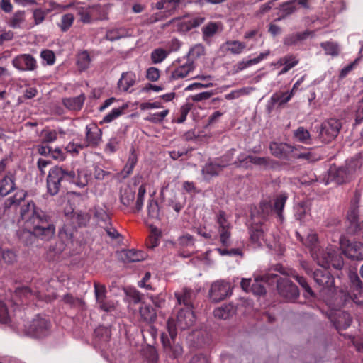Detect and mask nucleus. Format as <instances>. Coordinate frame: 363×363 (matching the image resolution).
Segmentation results:
<instances>
[{
  "label": "nucleus",
  "mask_w": 363,
  "mask_h": 363,
  "mask_svg": "<svg viewBox=\"0 0 363 363\" xmlns=\"http://www.w3.org/2000/svg\"><path fill=\"white\" fill-rule=\"evenodd\" d=\"M172 321L169 320L167 322V328L171 340H169L167 335L162 334L161 337V340L164 350L166 352V354L169 355L170 357L176 359L182 354L183 349L179 344L174 343L176 332L174 328H172Z\"/></svg>",
  "instance_id": "nucleus-6"
},
{
  "label": "nucleus",
  "mask_w": 363,
  "mask_h": 363,
  "mask_svg": "<svg viewBox=\"0 0 363 363\" xmlns=\"http://www.w3.org/2000/svg\"><path fill=\"white\" fill-rule=\"evenodd\" d=\"M294 138L302 143L308 144L311 140L310 133L303 127H298L294 132Z\"/></svg>",
  "instance_id": "nucleus-51"
},
{
  "label": "nucleus",
  "mask_w": 363,
  "mask_h": 363,
  "mask_svg": "<svg viewBox=\"0 0 363 363\" xmlns=\"http://www.w3.org/2000/svg\"><path fill=\"white\" fill-rule=\"evenodd\" d=\"M342 253L352 259H363V244L358 241H350L344 237L340 239Z\"/></svg>",
  "instance_id": "nucleus-8"
},
{
  "label": "nucleus",
  "mask_w": 363,
  "mask_h": 363,
  "mask_svg": "<svg viewBox=\"0 0 363 363\" xmlns=\"http://www.w3.org/2000/svg\"><path fill=\"white\" fill-rule=\"evenodd\" d=\"M299 62V60L294 55H286L281 57L278 62L277 65L282 66V69L278 73L279 75H282L289 72L291 69L296 66Z\"/></svg>",
  "instance_id": "nucleus-29"
},
{
  "label": "nucleus",
  "mask_w": 363,
  "mask_h": 363,
  "mask_svg": "<svg viewBox=\"0 0 363 363\" xmlns=\"http://www.w3.org/2000/svg\"><path fill=\"white\" fill-rule=\"evenodd\" d=\"M74 17L72 13H66L62 16L58 26L62 32L67 31L74 23Z\"/></svg>",
  "instance_id": "nucleus-54"
},
{
  "label": "nucleus",
  "mask_w": 363,
  "mask_h": 363,
  "mask_svg": "<svg viewBox=\"0 0 363 363\" xmlns=\"http://www.w3.org/2000/svg\"><path fill=\"white\" fill-rule=\"evenodd\" d=\"M94 216L98 225L101 227L108 225L111 222V218L104 208L99 206L95 207Z\"/></svg>",
  "instance_id": "nucleus-38"
},
{
  "label": "nucleus",
  "mask_w": 363,
  "mask_h": 363,
  "mask_svg": "<svg viewBox=\"0 0 363 363\" xmlns=\"http://www.w3.org/2000/svg\"><path fill=\"white\" fill-rule=\"evenodd\" d=\"M11 320V313L8 306L4 301H0V322L8 323Z\"/></svg>",
  "instance_id": "nucleus-59"
},
{
  "label": "nucleus",
  "mask_w": 363,
  "mask_h": 363,
  "mask_svg": "<svg viewBox=\"0 0 363 363\" xmlns=\"http://www.w3.org/2000/svg\"><path fill=\"white\" fill-rule=\"evenodd\" d=\"M350 285L347 296L354 303L361 304L363 303V284L356 272L349 274Z\"/></svg>",
  "instance_id": "nucleus-11"
},
{
  "label": "nucleus",
  "mask_w": 363,
  "mask_h": 363,
  "mask_svg": "<svg viewBox=\"0 0 363 363\" xmlns=\"http://www.w3.org/2000/svg\"><path fill=\"white\" fill-rule=\"evenodd\" d=\"M69 216V220L73 224L77 223L78 226L86 225L89 221V216L86 213L78 212Z\"/></svg>",
  "instance_id": "nucleus-50"
},
{
  "label": "nucleus",
  "mask_w": 363,
  "mask_h": 363,
  "mask_svg": "<svg viewBox=\"0 0 363 363\" xmlns=\"http://www.w3.org/2000/svg\"><path fill=\"white\" fill-rule=\"evenodd\" d=\"M359 167V164L357 160L347 162L344 167L331 166L328 171V179L326 184L330 182H335L338 184H343L350 180L352 175Z\"/></svg>",
  "instance_id": "nucleus-4"
},
{
  "label": "nucleus",
  "mask_w": 363,
  "mask_h": 363,
  "mask_svg": "<svg viewBox=\"0 0 363 363\" xmlns=\"http://www.w3.org/2000/svg\"><path fill=\"white\" fill-rule=\"evenodd\" d=\"M282 273L286 274L288 276L292 277L297 281L300 286L304 289V296L306 298L314 296V293L313 290L311 289V288L310 287L304 277L299 276L295 271L292 269H289L287 272H282Z\"/></svg>",
  "instance_id": "nucleus-32"
},
{
  "label": "nucleus",
  "mask_w": 363,
  "mask_h": 363,
  "mask_svg": "<svg viewBox=\"0 0 363 363\" xmlns=\"http://www.w3.org/2000/svg\"><path fill=\"white\" fill-rule=\"evenodd\" d=\"M320 46L324 50L326 55L333 57L337 56L340 51L339 45L336 42H323L320 43Z\"/></svg>",
  "instance_id": "nucleus-45"
},
{
  "label": "nucleus",
  "mask_w": 363,
  "mask_h": 363,
  "mask_svg": "<svg viewBox=\"0 0 363 363\" xmlns=\"http://www.w3.org/2000/svg\"><path fill=\"white\" fill-rule=\"evenodd\" d=\"M205 21V18L202 16H196L189 19L182 23V28L186 30H190L191 29L198 27L202 24Z\"/></svg>",
  "instance_id": "nucleus-56"
},
{
  "label": "nucleus",
  "mask_w": 363,
  "mask_h": 363,
  "mask_svg": "<svg viewBox=\"0 0 363 363\" xmlns=\"http://www.w3.org/2000/svg\"><path fill=\"white\" fill-rule=\"evenodd\" d=\"M234 164L239 167L248 169L252 164L259 167L260 168L267 169L272 168L274 162L272 160L267 157H256L252 155H245L240 154L234 162Z\"/></svg>",
  "instance_id": "nucleus-5"
},
{
  "label": "nucleus",
  "mask_w": 363,
  "mask_h": 363,
  "mask_svg": "<svg viewBox=\"0 0 363 363\" xmlns=\"http://www.w3.org/2000/svg\"><path fill=\"white\" fill-rule=\"evenodd\" d=\"M332 264L327 267H322L323 269H317L313 272V278L318 285L321 287L323 292L332 291L334 286V278L327 269Z\"/></svg>",
  "instance_id": "nucleus-13"
},
{
  "label": "nucleus",
  "mask_w": 363,
  "mask_h": 363,
  "mask_svg": "<svg viewBox=\"0 0 363 363\" xmlns=\"http://www.w3.org/2000/svg\"><path fill=\"white\" fill-rule=\"evenodd\" d=\"M250 240L255 247H260L263 245H269L264 238V229L262 225L255 224L250 229Z\"/></svg>",
  "instance_id": "nucleus-26"
},
{
  "label": "nucleus",
  "mask_w": 363,
  "mask_h": 363,
  "mask_svg": "<svg viewBox=\"0 0 363 363\" xmlns=\"http://www.w3.org/2000/svg\"><path fill=\"white\" fill-rule=\"evenodd\" d=\"M64 222L63 226L60 228L59 236L65 244H68L72 242L76 225L70 222L68 213H66Z\"/></svg>",
  "instance_id": "nucleus-24"
},
{
  "label": "nucleus",
  "mask_w": 363,
  "mask_h": 363,
  "mask_svg": "<svg viewBox=\"0 0 363 363\" xmlns=\"http://www.w3.org/2000/svg\"><path fill=\"white\" fill-rule=\"evenodd\" d=\"M50 323L45 317L38 315L31 322L28 333L36 337L41 338L49 333Z\"/></svg>",
  "instance_id": "nucleus-14"
},
{
  "label": "nucleus",
  "mask_w": 363,
  "mask_h": 363,
  "mask_svg": "<svg viewBox=\"0 0 363 363\" xmlns=\"http://www.w3.org/2000/svg\"><path fill=\"white\" fill-rule=\"evenodd\" d=\"M33 296V292L28 287H22L17 289L12 294V300L9 302L18 306L26 302V301Z\"/></svg>",
  "instance_id": "nucleus-30"
},
{
  "label": "nucleus",
  "mask_w": 363,
  "mask_h": 363,
  "mask_svg": "<svg viewBox=\"0 0 363 363\" xmlns=\"http://www.w3.org/2000/svg\"><path fill=\"white\" fill-rule=\"evenodd\" d=\"M85 99V95L82 94L79 96L75 97L65 98L63 99L62 103L63 105L68 109L77 111L82 109Z\"/></svg>",
  "instance_id": "nucleus-31"
},
{
  "label": "nucleus",
  "mask_w": 363,
  "mask_h": 363,
  "mask_svg": "<svg viewBox=\"0 0 363 363\" xmlns=\"http://www.w3.org/2000/svg\"><path fill=\"white\" fill-rule=\"evenodd\" d=\"M146 254L140 250H125L120 252V257L123 262L126 263L141 262L145 259Z\"/></svg>",
  "instance_id": "nucleus-27"
},
{
  "label": "nucleus",
  "mask_w": 363,
  "mask_h": 363,
  "mask_svg": "<svg viewBox=\"0 0 363 363\" xmlns=\"http://www.w3.org/2000/svg\"><path fill=\"white\" fill-rule=\"evenodd\" d=\"M21 218L25 223V230L21 235V239L29 245L38 237L41 240H50L55 232L53 224L49 222V216L38 208L32 201L21 208Z\"/></svg>",
  "instance_id": "nucleus-1"
},
{
  "label": "nucleus",
  "mask_w": 363,
  "mask_h": 363,
  "mask_svg": "<svg viewBox=\"0 0 363 363\" xmlns=\"http://www.w3.org/2000/svg\"><path fill=\"white\" fill-rule=\"evenodd\" d=\"M16 189L13 176H5L0 180V195L6 196Z\"/></svg>",
  "instance_id": "nucleus-33"
},
{
  "label": "nucleus",
  "mask_w": 363,
  "mask_h": 363,
  "mask_svg": "<svg viewBox=\"0 0 363 363\" xmlns=\"http://www.w3.org/2000/svg\"><path fill=\"white\" fill-rule=\"evenodd\" d=\"M40 57L43 61L48 65H52L55 62V56L52 51L49 50H43L40 52Z\"/></svg>",
  "instance_id": "nucleus-63"
},
{
  "label": "nucleus",
  "mask_w": 363,
  "mask_h": 363,
  "mask_svg": "<svg viewBox=\"0 0 363 363\" xmlns=\"http://www.w3.org/2000/svg\"><path fill=\"white\" fill-rule=\"evenodd\" d=\"M296 234L297 238L310 249L313 259L319 266L325 267L332 264V266L337 269L343 267V259L335 246L328 245L325 250L320 248L317 235L313 232L309 233L306 238H303L298 232Z\"/></svg>",
  "instance_id": "nucleus-2"
},
{
  "label": "nucleus",
  "mask_w": 363,
  "mask_h": 363,
  "mask_svg": "<svg viewBox=\"0 0 363 363\" xmlns=\"http://www.w3.org/2000/svg\"><path fill=\"white\" fill-rule=\"evenodd\" d=\"M140 315L141 318L146 323H152L157 318L155 308L151 306L144 304L140 308Z\"/></svg>",
  "instance_id": "nucleus-37"
},
{
  "label": "nucleus",
  "mask_w": 363,
  "mask_h": 363,
  "mask_svg": "<svg viewBox=\"0 0 363 363\" xmlns=\"http://www.w3.org/2000/svg\"><path fill=\"white\" fill-rule=\"evenodd\" d=\"M235 150L231 149L226 152V156L229 159L226 163H219L218 161L208 163L202 169V173L206 177H211L218 175L224 168L230 164L235 155Z\"/></svg>",
  "instance_id": "nucleus-18"
},
{
  "label": "nucleus",
  "mask_w": 363,
  "mask_h": 363,
  "mask_svg": "<svg viewBox=\"0 0 363 363\" xmlns=\"http://www.w3.org/2000/svg\"><path fill=\"white\" fill-rule=\"evenodd\" d=\"M87 147L84 140L79 138H75L69 142L66 146L67 152L71 153L72 155H77L79 151Z\"/></svg>",
  "instance_id": "nucleus-41"
},
{
  "label": "nucleus",
  "mask_w": 363,
  "mask_h": 363,
  "mask_svg": "<svg viewBox=\"0 0 363 363\" xmlns=\"http://www.w3.org/2000/svg\"><path fill=\"white\" fill-rule=\"evenodd\" d=\"M232 294L230 284L224 280H217L211 284L209 297L213 302H219Z\"/></svg>",
  "instance_id": "nucleus-9"
},
{
  "label": "nucleus",
  "mask_w": 363,
  "mask_h": 363,
  "mask_svg": "<svg viewBox=\"0 0 363 363\" xmlns=\"http://www.w3.org/2000/svg\"><path fill=\"white\" fill-rule=\"evenodd\" d=\"M272 154L277 157H284L291 150V147L284 143H272L269 145Z\"/></svg>",
  "instance_id": "nucleus-36"
},
{
  "label": "nucleus",
  "mask_w": 363,
  "mask_h": 363,
  "mask_svg": "<svg viewBox=\"0 0 363 363\" xmlns=\"http://www.w3.org/2000/svg\"><path fill=\"white\" fill-rule=\"evenodd\" d=\"M213 94L214 93L213 91H203L189 96V99L195 102L202 101L210 99Z\"/></svg>",
  "instance_id": "nucleus-62"
},
{
  "label": "nucleus",
  "mask_w": 363,
  "mask_h": 363,
  "mask_svg": "<svg viewBox=\"0 0 363 363\" xmlns=\"http://www.w3.org/2000/svg\"><path fill=\"white\" fill-rule=\"evenodd\" d=\"M216 223L220 234V242L223 245L227 246L230 243L231 225L223 211H220L218 214Z\"/></svg>",
  "instance_id": "nucleus-17"
},
{
  "label": "nucleus",
  "mask_w": 363,
  "mask_h": 363,
  "mask_svg": "<svg viewBox=\"0 0 363 363\" xmlns=\"http://www.w3.org/2000/svg\"><path fill=\"white\" fill-rule=\"evenodd\" d=\"M127 108V106H122L117 108H113L109 113H108L101 121V123H109L118 118L123 113L124 110Z\"/></svg>",
  "instance_id": "nucleus-46"
},
{
  "label": "nucleus",
  "mask_w": 363,
  "mask_h": 363,
  "mask_svg": "<svg viewBox=\"0 0 363 363\" xmlns=\"http://www.w3.org/2000/svg\"><path fill=\"white\" fill-rule=\"evenodd\" d=\"M235 312L234 307L232 305H225L214 310L213 314L216 318L220 319H227Z\"/></svg>",
  "instance_id": "nucleus-43"
},
{
  "label": "nucleus",
  "mask_w": 363,
  "mask_h": 363,
  "mask_svg": "<svg viewBox=\"0 0 363 363\" xmlns=\"http://www.w3.org/2000/svg\"><path fill=\"white\" fill-rule=\"evenodd\" d=\"M276 275L273 274H267L262 277H255L253 282L251 286V291L257 296H261L265 294L266 290L263 282H268L271 278L275 277Z\"/></svg>",
  "instance_id": "nucleus-28"
},
{
  "label": "nucleus",
  "mask_w": 363,
  "mask_h": 363,
  "mask_svg": "<svg viewBox=\"0 0 363 363\" xmlns=\"http://www.w3.org/2000/svg\"><path fill=\"white\" fill-rule=\"evenodd\" d=\"M196 320L195 315L192 308H182L181 309L177 317V326L181 330L191 326Z\"/></svg>",
  "instance_id": "nucleus-21"
},
{
  "label": "nucleus",
  "mask_w": 363,
  "mask_h": 363,
  "mask_svg": "<svg viewBox=\"0 0 363 363\" xmlns=\"http://www.w3.org/2000/svg\"><path fill=\"white\" fill-rule=\"evenodd\" d=\"M135 79V74L133 72L123 73L118 82V89L123 91H128L134 85Z\"/></svg>",
  "instance_id": "nucleus-34"
},
{
  "label": "nucleus",
  "mask_w": 363,
  "mask_h": 363,
  "mask_svg": "<svg viewBox=\"0 0 363 363\" xmlns=\"http://www.w3.org/2000/svg\"><path fill=\"white\" fill-rule=\"evenodd\" d=\"M169 110L166 109L160 112L150 114L146 120L154 123H161L168 115Z\"/></svg>",
  "instance_id": "nucleus-57"
},
{
  "label": "nucleus",
  "mask_w": 363,
  "mask_h": 363,
  "mask_svg": "<svg viewBox=\"0 0 363 363\" xmlns=\"http://www.w3.org/2000/svg\"><path fill=\"white\" fill-rule=\"evenodd\" d=\"M106 287L104 285H101L97 283L94 284V293L97 302H101L106 298Z\"/></svg>",
  "instance_id": "nucleus-61"
},
{
  "label": "nucleus",
  "mask_w": 363,
  "mask_h": 363,
  "mask_svg": "<svg viewBox=\"0 0 363 363\" xmlns=\"http://www.w3.org/2000/svg\"><path fill=\"white\" fill-rule=\"evenodd\" d=\"M220 24L218 23L211 22L206 25L202 28L203 38L207 41L212 38L218 31Z\"/></svg>",
  "instance_id": "nucleus-48"
},
{
  "label": "nucleus",
  "mask_w": 363,
  "mask_h": 363,
  "mask_svg": "<svg viewBox=\"0 0 363 363\" xmlns=\"http://www.w3.org/2000/svg\"><path fill=\"white\" fill-rule=\"evenodd\" d=\"M174 296L179 305L184 304L186 308H192L195 292L189 289L184 288L181 291H175Z\"/></svg>",
  "instance_id": "nucleus-23"
},
{
  "label": "nucleus",
  "mask_w": 363,
  "mask_h": 363,
  "mask_svg": "<svg viewBox=\"0 0 363 363\" xmlns=\"http://www.w3.org/2000/svg\"><path fill=\"white\" fill-rule=\"evenodd\" d=\"M347 220L350 223L348 230L352 234H363V220H359L356 206L352 207L348 212Z\"/></svg>",
  "instance_id": "nucleus-22"
},
{
  "label": "nucleus",
  "mask_w": 363,
  "mask_h": 363,
  "mask_svg": "<svg viewBox=\"0 0 363 363\" xmlns=\"http://www.w3.org/2000/svg\"><path fill=\"white\" fill-rule=\"evenodd\" d=\"M13 66L20 72H34L38 68L36 59L30 54H20L12 60Z\"/></svg>",
  "instance_id": "nucleus-12"
},
{
  "label": "nucleus",
  "mask_w": 363,
  "mask_h": 363,
  "mask_svg": "<svg viewBox=\"0 0 363 363\" xmlns=\"http://www.w3.org/2000/svg\"><path fill=\"white\" fill-rule=\"evenodd\" d=\"M160 76V72L159 69L156 67H150L146 71V77L150 81L156 82L159 79Z\"/></svg>",
  "instance_id": "nucleus-64"
},
{
  "label": "nucleus",
  "mask_w": 363,
  "mask_h": 363,
  "mask_svg": "<svg viewBox=\"0 0 363 363\" xmlns=\"http://www.w3.org/2000/svg\"><path fill=\"white\" fill-rule=\"evenodd\" d=\"M102 140V131L96 124L91 123L86 126V138L84 140L86 147H96Z\"/></svg>",
  "instance_id": "nucleus-19"
},
{
  "label": "nucleus",
  "mask_w": 363,
  "mask_h": 363,
  "mask_svg": "<svg viewBox=\"0 0 363 363\" xmlns=\"http://www.w3.org/2000/svg\"><path fill=\"white\" fill-rule=\"evenodd\" d=\"M91 63L90 55L87 51H83L78 54L77 64L81 71L86 69Z\"/></svg>",
  "instance_id": "nucleus-52"
},
{
  "label": "nucleus",
  "mask_w": 363,
  "mask_h": 363,
  "mask_svg": "<svg viewBox=\"0 0 363 363\" xmlns=\"http://www.w3.org/2000/svg\"><path fill=\"white\" fill-rule=\"evenodd\" d=\"M65 182L82 188L88 184L89 177L84 171H77V175L74 171H67L55 166L50 169L47 177L48 192L52 196L56 195Z\"/></svg>",
  "instance_id": "nucleus-3"
},
{
  "label": "nucleus",
  "mask_w": 363,
  "mask_h": 363,
  "mask_svg": "<svg viewBox=\"0 0 363 363\" xmlns=\"http://www.w3.org/2000/svg\"><path fill=\"white\" fill-rule=\"evenodd\" d=\"M328 318L337 330L346 329L352 323L350 315L340 309H331Z\"/></svg>",
  "instance_id": "nucleus-15"
},
{
  "label": "nucleus",
  "mask_w": 363,
  "mask_h": 363,
  "mask_svg": "<svg viewBox=\"0 0 363 363\" xmlns=\"http://www.w3.org/2000/svg\"><path fill=\"white\" fill-rule=\"evenodd\" d=\"M292 97L293 92L277 91L272 95L270 102L273 106H281L289 102Z\"/></svg>",
  "instance_id": "nucleus-35"
},
{
  "label": "nucleus",
  "mask_w": 363,
  "mask_h": 363,
  "mask_svg": "<svg viewBox=\"0 0 363 363\" xmlns=\"http://www.w3.org/2000/svg\"><path fill=\"white\" fill-rule=\"evenodd\" d=\"M342 128L341 122L335 118L324 121L320 128L318 137L323 143L333 141L340 133Z\"/></svg>",
  "instance_id": "nucleus-7"
},
{
  "label": "nucleus",
  "mask_w": 363,
  "mask_h": 363,
  "mask_svg": "<svg viewBox=\"0 0 363 363\" xmlns=\"http://www.w3.org/2000/svg\"><path fill=\"white\" fill-rule=\"evenodd\" d=\"M128 31L124 28H112L107 30L106 38L110 41L119 40L122 38L127 37Z\"/></svg>",
  "instance_id": "nucleus-42"
},
{
  "label": "nucleus",
  "mask_w": 363,
  "mask_h": 363,
  "mask_svg": "<svg viewBox=\"0 0 363 363\" xmlns=\"http://www.w3.org/2000/svg\"><path fill=\"white\" fill-rule=\"evenodd\" d=\"M169 52L163 48H156L151 52V60L154 64L161 63L168 56Z\"/></svg>",
  "instance_id": "nucleus-53"
},
{
  "label": "nucleus",
  "mask_w": 363,
  "mask_h": 363,
  "mask_svg": "<svg viewBox=\"0 0 363 363\" xmlns=\"http://www.w3.org/2000/svg\"><path fill=\"white\" fill-rule=\"evenodd\" d=\"M25 22V11H17L8 21V25L12 28H21Z\"/></svg>",
  "instance_id": "nucleus-40"
},
{
  "label": "nucleus",
  "mask_w": 363,
  "mask_h": 363,
  "mask_svg": "<svg viewBox=\"0 0 363 363\" xmlns=\"http://www.w3.org/2000/svg\"><path fill=\"white\" fill-rule=\"evenodd\" d=\"M308 212L309 208L306 203H300L294 207V216L299 221H304Z\"/></svg>",
  "instance_id": "nucleus-47"
},
{
  "label": "nucleus",
  "mask_w": 363,
  "mask_h": 363,
  "mask_svg": "<svg viewBox=\"0 0 363 363\" xmlns=\"http://www.w3.org/2000/svg\"><path fill=\"white\" fill-rule=\"evenodd\" d=\"M204 47L201 44H196L189 50L186 55V60H192L194 62V60L204 55Z\"/></svg>",
  "instance_id": "nucleus-55"
},
{
  "label": "nucleus",
  "mask_w": 363,
  "mask_h": 363,
  "mask_svg": "<svg viewBox=\"0 0 363 363\" xmlns=\"http://www.w3.org/2000/svg\"><path fill=\"white\" fill-rule=\"evenodd\" d=\"M27 193L23 190H19L16 192L13 196L8 198L4 204L6 208H10L13 205H18L22 201L24 200Z\"/></svg>",
  "instance_id": "nucleus-49"
},
{
  "label": "nucleus",
  "mask_w": 363,
  "mask_h": 363,
  "mask_svg": "<svg viewBox=\"0 0 363 363\" xmlns=\"http://www.w3.org/2000/svg\"><path fill=\"white\" fill-rule=\"evenodd\" d=\"M72 8L77 14L80 17V21L84 23H88L91 21V16L89 13V9L85 6H82L79 4L74 5V4H69L65 5H61L59 4L54 3L52 4L53 9H60L62 11H67L69 9Z\"/></svg>",
  "instance_id": "nucleus-20"
},
{
  "label": "nucleus",
  "mask_w": 363,
  "mask_h": 363,
  "mask_svg": "<svg viewBox=\"0 0 363 363\" xmlns=\"http://www.w3.org/2000/svg\"><path fill=\"white\" fill-rule=\"evenodd\" d=\"M194 69L195 65L192 60H186L185 62L179 65L172 70L170 77L174 80L184 78Z\"/></svg>",
  "instance_id": "nucleus-25"
},
{
  "label": "nucleus",
  "mask_w": 363,
  "mask_h": 363,
  "mask_svg": "<svg viewBox=\"0 0 363 363\" xmlns=\"http://www.w3.org/2000/svg\"><path fill=\"white\" fill-rule=\"evenodd\" d=\"M41 137L43 143H52L57 140V133L55 130L45 129L42 131Z\"/></svg>",
  "instance_id": "nucleus-58"
},
{
  "label": "nucleus",
  "mask_w": 363,
  "mask_h": 363,
  "mask_svg": "<svg viewBox=\"0 0 363 363\" xmlns=\"http://www.w3.org/2000/svg\"><path fill=\"white\" fill-rule=\"evenodd\" d=\"M135 187L130 186H125L121 191V201L126 206H130L135 199Z\"/></svg>",
  "instance_id": "nucleus-39"
},
{
  "label": "nucleus",
  "mask_w": 363,
  "mask_h": 363,
  "mask_svg": "<svg viewBox=\"0 0 363 363\" xmlns=\"http://www.w3.org/2000/svg\"><path fill=\"white\" fill-rule=\"evenodd\" d=\"M148 216L152 218L157 219L159 218V206L155 200H150L147 205Z\"/></svg>",
  "instance_id": "nucleus-60"
},
{
  "label": "nucleus",
  "mask_w": 363,
  "mask_h": 363,
  "mask_svg": "<svg viewBox=\"0 0 363 363\" xmlns=\"http://www.w3.org/2000/svg\"><path fill=\"white\" fill-rule=\"evenodd\" d=\"M286 199L287 196L285 194H281L275 199L273 208L268 202H262L260 203V209L262 211V217H264L267 215H268L270 212L274 211L277 214L279 221L283 222L284 216L282 214V211L284 208Z\"/></svg>",
  "instance_id": "nucleus-10"
},
{
  "label": "nucleus",
  "mask_w": 363,
  "mask_h": 363,
  "mask_svg": "<svg viewBox=\"0 0 363 363\" xmlns=\"http://www.w3.org/2000/svg\"><path fill=\"white\" fill-rule=\"evenodd\" d=\"M225 49L234 55H238L246 48V44L238 40H229L225 43Z\"/></svg>",
  "instance_id": "nucleus-44"
},
{
  "label": "nucleus",
  "mask_w": 363,
  "mask_h": 363,
  "mask_svg": "<svg viewBox=\"0 0 363 363\" xmlns=\"http://www.w3.org/2000/svg\"><path fill=\"white\" fill-rule=\"evenodd\" d=\"M277 286L279 294L287 300H295L299 295L297 286L286 277L279 279Z\"/></svg>",
  "instance_id": "nucleus-16"
}]
</instances>
